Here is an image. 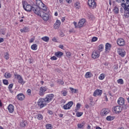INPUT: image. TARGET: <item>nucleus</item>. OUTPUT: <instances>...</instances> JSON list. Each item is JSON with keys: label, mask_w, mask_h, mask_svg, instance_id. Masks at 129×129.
<instances>
[{"label": "nucleus", "mask_w": 129, "mask_h": 129, "mask_svg": "<svg viewBox=\"0 0 129 129\" xmlns=\"http://www.w3.org/2000/svg\"><path fill=\"white\" fill-rule=\"evenodd\" d=\"M92 76V75L90 72H87L85 75L86 78H90V77H91Z\"/></svg>", "instance_id": "nucleus-31"}, {"label": "nucleus", "mask_w": 129, "mask_h": 129, "mask_svg": "<svg viewBox=\"0 0 129 129\" xmlns=\"http://www.w3.org/2000/svg\"><path fill=\"white\" fill-rule=\"evenodd\" d=\"M108 112H109V111L107 109H103L101 111V115L104 116L105 115H106L107 114H108Z\"/></svg>", "instance_id": "nucleus-16"}, {"label": "nucleus", "mask_w": 129, "mask_h": 129, "mask_svg": "<svg viewBox=\"0 0 129 129\" xmlns=\"http://www.w3.org/2000/svg\"><path fill=\"white\" fill-rule=\"evenodd\" d=\"M74 25L76 29H77V28H78V26H77V23H76V22H74Z\"/></svg>", "instance_id": "nucleus-49"}, {"label": "nucleus", "mask_w": 129, "mask_h": 129, "mask_svg": "<svg viewBox=\"0 0 129 129\" xmlns=\"http://www.w3.org/2000/svg\"><path fill=\"white\" fill-rule=\"evenodd\" d=\"M52 41H53V42H57V39H56V38L54 37L52 39Z\"/></svg>", "instance_id": "nucleus-57"}, {"label": "nucleus", "mask_w": 129, "mask_h": 129, "mask_svg": "<svg viewBox=\"0 0 129 129\" xmlns=\"http://www.w3.org/2000/svg\"><path fill=\"white\" fill-rule=\"evenodd\" d=\"M110 49H111V44L109 43H107L105 44V50L106 51H110Z\"/></svg>", "instance_id": "nucleus-21"}, {"label": "nucleus", "mask_w": 129, "mask_h": 129, "mask_svg": "<svg viewBox=\"0 0 129 129\" xmlns=\"http://www.w3.org/2000/svg\"><path fill=\"white\" fill-rule=\"evenodd\" d=\"M109 4L110 6H111V0H109Z\"/></svg>", "instance_id": "nucleus-64"}, {"label": "nucleus", "mask_w": 129, "mask_h": 129, "mask_svg": "<svg viewBox=\"0 0 129 129\" xmlns=\"http://www.w3.org/2000/svg\"><path fill=\"white\" fill-rule=\"evenodd\" d=\"M36 4H37V1H36ZM23 8L26 12H31V11H33L34 12V7H38V5L36 4V5H33V7H32L30 5H27V3L26 2H24L23 3Z\"/></svg>", "instance_id": "nucleus-3"}, {"label": "nucleus", "mask_w": 129, "mask_h": 129, "mask_svg": "<svg viewBox=\"0 0 129 129\" xmlns=\"http://www.w3.org/2000/svg\"><path fill=\"white\" fill-rule=\"evenodd\" d=\"M82 114H83V112H77L76 113V115L78 117H80V116H81V115H82Z\"/></svg>", "instance_id": "nucleus-45"}, {"label": "nucleus", "mask_w": 129, "mask_h": 129, "mask_svg": "<svg viewBox=\"0 0 129 129\" xmlns=\"http://www.w3.org/2000/svg\"><path fill=\"white\" fill-rule=\"evenodd\" d=\"M70 89L71 91L72 92V93H77V91H78V90L75 89L73 88H70Z\"/></svg>", "instance_id": "nucleus-32"}, {"label": "nucleus", "mask_w": 129, "mask_h": 129, "mask_svg": "<svg viewBox=\"0 0 129 129\" xmlns=\"http://www.w3.org/2000/svg\"><path fill=\"white\" fill-rule=\"evenodd\" d=\"M61 94H62L63 96H66V95H67V91L62 90L61 91Z\"/></svg>", "instance_id": "nucleus-44"}, {"label": "nucleus", "mask_w": 129, "mask_h": 129, "mask_svg": "<svg viewBox=\"0 0 129 129\" xmlns=\"http://www.w3.org/2000/svg\"><path fill=\"white\" fill-rule=\"evenodd\" d=\"M100 56V52L97 50H94L92 54V58L93 59H97Z\"/></svg>", "instance_id": "nucleus-7"}, {"label": "nucleus", "mask_w": 129, "mask_h": 129, "mask_svg": "<svg viewBox=\"0 0 129 129\" xmlns=\"http://www.w3.org/2000/svg\"><path fill=\"white\" fill-rule=\"evenodd\" d=\"M70 33H75V30H74V29H72L69 30Z\"/></svg>", "instance_id": "nucleus-50"}, {"label": "nucleus", "mask_w": 129, "mask_h": 129, "mask_svg": "<svg viewBox=\"0 0 129 129\" xmlns=\"http://www.w3.org/2000/svg\"><path fill=\"white\" fill-rule=\"evenodd\" d=\"M29 28L28 27H24L20 30V32H21V33H27L29 32Z\"/></svg>", "instance_id": "nucleus-23"}, {"label": "nucleus", "mask_w": 129, "mask_h": 129, "mask_svg": "<svg viewBox=\"0 0 129 129\" xmlns=\"http://www.w3.org/2000/svg\"><path fill=\"white\" fill-rule=\"evenodd\" d=\"M36 4L38 6L33 7V12L37 16L41 17L43 21L47 22L49 20V14L47 13L46 6L42 3L41 0H36Z\"/></svg>", "instance_id": "nucleus-1"}, {"label": "nucleus", "mask_w": 129, "mask_h": 129, "mask_svg": "<svg viewBox=\"0 0 129 129\" xmlns=\"http://www.w3.org/2000/svg\"><path fill=\"white\" fill-rule=\"evenodd\" d=\"M61 25V21L60 20H56V22L54 24V28L55 29H59Z\"/></svg>", "instance_id": "nucleus-15"}, {"label": "nucleus", "mask_w": 129, "mask_h": 129, "mask_svg": "<svg viewBox=\"0 0 129 129\" xmlns=\"http://www.w3.org/2000/svg\"><path fill=\"white\" fill-rule=\"evenodd\" d=\"M91 126H90V125H88V126H87V128L88 129H90L91 128Z\"/></svg>", "instance_id": "nucleus-63"}, {"label": "nucleus", "mask_w": 129, "mask_h": 129, "mask_svg": "<svg viewBox=\"0 0 129 129\" xmlns=\"http://www.w3.org/2000/svg\"><path fill=\"white\" fill-rule=\"evenodd\" d=\"M8 110L10 113H12V112H14V105L10 104L8 106Z\"/></svg>", "instance_id": "nucleus-20"}, {"label": "nucleus", "mask_w": 129, "mask_h": 129, "mask_svg": "<svg viewBox=\"0 0 129 129\" xmlns=\"http://www.w3.org/2000/svg\"><path fill=\"white\" fill-rule=\"evenodd\" d=\"M117 103L119 105H123L124 104V99L122 97H120L118 99Z\"/></svg>", "instance_id": "nucleus-17"}, {"label": "nucleus", "mask_w": 129, "mask_h": 129, "mask_svg": "<svg viewBox=\"0 0 129 129\" xmlns=\"http://www.w3.org/2000/svg\"><path fill=\"white\" fill-rule=\"evenodd\" d=\"M58 116H59V117H63V114H58Z\"/></svg>", "instance_id": "nucleus-60"}, {"label": "nucleus", "mask_w": 129, "mask_h": 129, "mask_svg": "<svg viewBox=\"0 0 129 129\" xmlns=\"http://www.w3.org/2000/svg\"><path fill=\"white\" fill-rule=\"evenodd\" d=\"M116 2H117V3H121V0H116Z\"/></svg>", "instance_id": "nucleus-62"}, {"label": "nucleus", "mask_w": 129, "mask_h": 129, "mask_svg": "<svg viewBox=\"0 0 129 129\" xmlns=\"http://www.w3.org/2000/svg\"><path fill=\"white\" fill-rule=\"evenodd\" d=\"M26 125H27L26 120H22V121L20 122V126H22V127H25Z\"/></svg>", "instance_id": "nucleus-26"}, {"label": "nucleus", "mask_w": 129, "mask_h": 129, "mask_svg": "<svg viewBox=\"0 0 129 129\" xmlns=\"http://www.w3.org/2000/svg\"><path fill=\"white\" fill-rule=\"evenodd\" d=\"M15 77H16L17 79L18 80L19 83H20V84H25L24 80L23 79V78H22V76H21V75H15Z\"/></svg>", "instance_id": "nucleus-10"}, {"label": "nucleus", "mask_w": 129, "mask_h": 129, "mask_svg": "<svg viewBox=\"0 0 129 129\" xmlns=\"http://www.w3.org/2000/svg\"><path fill=\"white\" fill-rule=\"evenodd\" d=\"M55 56L57 57L58 58H61L62 56H63V52L61 51H57L54 53Z\"/></svg>", "instance_id": "nucleus-22"}, {"label": "nucleus", "mask_w": 129, "mask_h": 129, "mask_svg": "<svg viewBox=\"0 0 129 129\" xmlns=\"http://www.w3.org/2000/svg\"><path fill=\"white\" fill-rule=\"evenodd\" d=\"M114 13L115 14H118L119 12V10L118 9V7L115 6L114 7V9L113 10Z\"/></svg>", "instance_id": "nucleus-28"}, {"label": "nucleus", "mask_w": 129, "mask_h": 129, "mask_svg": "<svg viewBox=\"0 0 129 129\" xmlns=\"http://www.w3.org/2000/svg\"><path fill=\"white\" fill-rule=\"evenodd\" d=\"M80 106H81V104L80 103H78L77 104V108H78V109L80 108Z\"/></svg>", "instance_id": "nucleus-54"}, {"label": "nucleus", "mask_w": 129, "mask_h": 129, "mask_svg": "<svg viewBox=\"0 0 129 129\" xmlns=\"http://www.w3.org/2000/svg\"><path fill=\"white\" fill-rule=\"evenodd\" d=\"M5 58L6 60H8V59L10 58V54L8 52L5 53Z\"/></svg>", "instance_id": "nucleus-38"}, {"label": "nucleus", "mask_w": 129, "mask_h": 129, "mask_svg": "<svg viewBox=\"0 0 129 129\" xmlns=\"http://www.w3.org/2000/svg\"><path fill=\"white\" fill-rule=\"evenodd\" d=\"M107 120H113L114 119V117L111 116H108L106 117Z\"/></svg>", "instance_id": "nucleus-37"}, {"label": "nucleus", "mask_w": 129, "mask_h": 129, "mask_svg": "<svg viewBox=\"0 0 129 129\" xmlns=\"http://www.w3.org/2000/svg\"><path fill=\"white\" fill-rule=\"evenodd\" d=\"M51 60H57V57L55 56H52L50 58Z\"/></svg>", "instance_id": "nucleus-48"}, {"label": "nucleus", "mask_w": 129, "mask_h": 129, "mask_svg": "<svg viewBox=\"0 0 129 129\" xmlns=\"http://www.w3.org/2000/svg\"><path fill=\"white\" fill-rule=\"evenodd\" d=\"M102 94V91L101 90H96L95 91L93 95L94 96H98L99 95H101Z\"/></svg>", "instance_id": "nucleus-18"}, {"label": "nucleus", "mask_w": 129, "mask_h": 129, "mask_svg": "<svg viewBox=\"0 0 129 129\" xmlns=\"http://www.w3.org/2000/svg\"><path fill=\"white\" fill-rule=\"evenodd\" d=\"M16 97L17 99H18V100L23 101L24 100V99H25V95H24V94L19 93L17 95Z\"/></svg>", "instance_id": "nucleus-13"}, {"label": "nucleus", "mask_w": 129, "mask_h": 129, "mask_svg": "<svg viewBox=\"0 0 129 129\" xmlns=\"http://www.w3.org/2000/svg\"><path fill=\"white\" fill-rule=\"evenodd\" d=\"M97 37H93L92 38V42H96V40H97Z\"/></svg>", "instance_id": "nucleus-46"}, {"label": "nucleus", "mask_w": 129, "mask_h": 129, "mask_svg": "<svg viewBox=\"0 0 129 129\" xmlns=\"http://www.w3.org/2000/svg\"><path fill=\"white\" fill-rule=\"evenodd\" d=\"M35 39L34 38H31V39H30L29 40V43H33L34 42V40Z\"/></svg>", "instance_id": "nucleus-55"}, {"label": "nucleus", "mask_w": 129, "mask_h": 129, "mask_svg": "<svg viewBox=\"0 0 129 129\" xmlns=\"http://www.w3.org/2000/svg\"><path fill=\"white\" fill-rule=\"evenodd\" d=\"M53 98H54V94H49L46 95V97L44 98V100L47 103H49V102H51V100H53Z\"/></svg>", "instance_id": "nucleus-6"}, {"label": "nucleus", "mask_w": 129, "mask_h": 129, "mask_svg": "<svg viewBox=\"0 0 129 129\" xmlns=\"http://www.w3.org/2000/svg\"><path fill=\"white\" fill-rule=\"evenodd\" d=\"M36 116L37 119H39V120H41L43 119V115H42L40 113H39L38 114H37Z\"/></svg>", "instance_id": "nucleus-33"}, {"label": "nucleus", "mask_w": 129, "mask_h": 129, "mask_svg": "<svg viewBox=\"0 0 129 129\" xmlns=\"http://www.w3.org/2000/svg\"><path fill=\"white\" fill-rule=\"evenodd\" d=\"M6 29H3L0 30L1 35H6Z\"/></svg>", "instance_id": "nucleus-36"}, {"label": "nucleus", "mask_w": 129, "mask_h": 129, "mask_svg": "<svg viewBox=\"0 0 129 129\" xmlns=\"http://www.w3.org/2000/svg\"><path fill=\"white\" fill-rule=\"evenodd\" d=\"M118 53L120 56H121V57H123L125 55V51L124 49H119L118 50Z\"/></svg>", "instance_id": "nucleus-19"}, {"label": "nucleus", "mask_w": 129, "mask_h": 129, "mask_svg": "<svg viewBox=\"0 0 129 129\" xmlns=\"http://www.w3.org/2000/svg\"><path fill=\"white\" fill-rule=\"evenodd\" d=\"M4 42V38H0V43H3Z\"/></svg>", "instance_id": "nucleus-58"}, {"label": "nucleus", "mask_w": 129, "mask_h": 129, "mask_svg": "<svg viewBox=\"0 0 129 129\" xmlns=\"http://www.w3.org/2000/svg\"><path fill=\"white\" fill-rule=\"evenodd\" d=\"M59 48H60V49H63L64 48V46L63 45H59Z\"/></svg>", "instance_id": "nucleus-56"}, {"label": "nucleus", "mask_w": 129, "mask_h": 129, "mask_svg": "<svg viewBox=\"0 0 129 129\" xmlns=\"http://www.w3.org/2000/svg\"><path fill=\"white\" fill-rule=\"evenodd\" d=\"M113 110L115 113H119L121 112L122 108L120 106H115L113 107Z\"/></svg>", "instance_id": "nucleus-8"}, {"label": "nucleus", "mask_w": 129, "mask_h": 129, "mask_svg": "<svg viewBox=\"0 0 129 129\" xmlns=\"http://www.w3.org/2000/svg\"><path fill=\"white\" fill-rule=\"evenodd\" d=\"M38 45L37 44H33L31 46V48L32 50H36L37 49Z\"/></svg>", "instance_id": "nucleus-35"}, {"label": "nucleus", "mask_w": 129, "mask_h": 129, "mask_svg": "<svg viewBox=\"0 0 129 129\" xmlns=\"http://www.w3.org/2000/svg\"><path fill=\"white\" fill-rule=\"evenodd\" d=\"M117 83H118L119 84H123V80H122V79H119L117 80Z\"/></svg>", "instance_id": "nucleus-40"}, {"label": "nucleus", "mask_w": 129, "mask_h": 129, "mask_svg": "<svg viewBox=\"0 0 129 129\" xmlns=\"http://www.w3.org/2000/svg\"><path fill=\"white\" fill-rule=\"evenodd\" d=\"M47 91V88L45 87H40L39 92V94L40 96H43L45 94V92Z\"/></svg>", "instance_id": "nucleus-9"}, {"label": "nucleus", "mask_w": 129, "mask_h": 129, "mask_svg": "<svg viewBox=\"0 0 129 129\" xmlns=\"http://www.w3.org/2000/svg\"><path fill=\"white\" fill-rule=\"evenodd\" d=\"M122 2H126L125 3L121 4L122 8L120 9V12L122 14L124 13V17L126 19L129 18V0H122Z\"/></svg>", "instance_id": "nucleus-2"}, {"label": "nucleus", "mask_w": 129, "mask_h": 129, "mask_svg": "<svg viewBox=\"0 0 129 129\" xmlns=\"http://www.w3.org/2000/svg\"><path fill=\"white\" fill-rule=\"evenodd\" d=\"M90 101H91V103L89 104V105L90 106H93V105H94V104L93 103H92V100L90 99Z\"/></svg>", "instance_id": "nucleus-51"}, {"label": "nucleus", "mask_w": 129, "mask_h": 129, "mask_svg": "<svg viewBox=\"0 0 129 129\" xmlns=\"http://www.w3.org/2000/svg\"><path fill=\"white\" fill-rule=\"evenodd\" d=\"M117 44L118 46H124V39L122 38H119L117 40Z\"/></svg>", "instance_id": "nucleus-11"}, {"label": "nucleus", "mask_w": 129, "mask_h": 129, "mask_svg": "<svg viewBox=\"0 0 129 129\" xmlns=\"http://www.w3.org/2000/svg\"><path fill=\"white\" fill-rule=\"evenodd\" d=\"M37 104L40 108H43L44 106H46L47 105V102L44 98H40L38 100Z\"/></svg>", "instance_id": "nucleus-4"}, {"label": "nucleus", "mask_w": 129, "mask_h": 129, "mask_svg": "<svg viewBox=\"0 0 129 129\" xmlns=\"http://www.w3.org/2000/svg\"><path fill=\"white\" fill-rule=\"evenodd\" d=\"M3 83L5 85H9V81L8 80H3Z\"/></svg>", "instance_id": "nucleus-43"}, {"label": "nucleus", "mask_w": 129, "mask_h": 129, "mask_svg": "<svg viewBox=\"0 0 129 129\" xmlns=\"http://www.w3.org/2000/svg\"><path fill=\"white\" fill-rule=\"evenodd\" d=\"M41 40L44 41V42H49V37L48 36H44L41 38Z\"/></svg>", "instance_id": "nucleus-30"}, {"label": "nucleus", "mask_w": 129, "mask_h": 129, "mask_svg": "<svg viewBox=\"0 0 129 129\" xmlns=\"http://www.w3.org/2000/svg\"><path fill=\"white\" fill-rule=\"evenodd\" d=\"M48 113H49V114H50V115H53V111H51V110H48Z\"/></svg>", "instance_id": "nucleus-52"}, {"label": "nucleus", "mask_w": 129, "mask_h": 129, "mask_svg": "<svg viewBox=\"0 0 129 129\" xmlns=\"http://www.w3.org/2000/svg\"><path fill=\"white\" fill-rule=\"evenodd\" d=\"M84 24H85V19H81L78 24V28H81L83 26H84Z\"/></svg>", "instance_id": "nucleus-14"}, {"label": "nucleus", "mask_w": 129, "mask_h": 129, "mask_svg": "<svg viewBox=\"0 0 129 129\" xmlns=\"http://www.w3.org/2000/svg\"><path fill=\"white\" fill-rule=\"evenodd\" d=\"M72 105H73V102L72 101L69 102L67 104L63 105L64 109H70Z\"/></svg>", "instance_id": "nucleus-12"}, {"label": "nucleus", "mask_w": 129, "mask_h": 129, "mask_svg": "<svg viewBox=\"0 0 129 129\" xmlns=\"http://www.w3.org/2000/svg\"><path fill=\"white\" fill-rule=\"evenodd\" d=\"M67 55L68 56V57H70V56H71V53H67Z\"/></svg>", "instance_id": "nucleus-59"}, {"label": "nucleus", "mask_w": 129, "mask_h": 129, "mask_svg": "<svg viewBox=\"0 0 129 129\" xmlns=\"http://www.w3.org/2000/svg\"><path fill=\"white\" fill-rule=\"evenodd\" d=\"M27 93H28V95H31L32 93V91L31 90V89H28L27 91Z\"/></svg>", "instance_id": "nucleus-47"}, {"label": "nucleus", "mask_w": 129, "mask_h": 129, "mask_svg": "<svg viewBox=\"0 0 129 129\" xmlns=\"http://www.w3.org/2000/svg\"><path fill=\"white\" fill-rule=\"evenodd\" d=\"M88 5L89 7V8L92 9V10H94V9L96 8V7L97 6L96 2L92 0H88Z\"/></svg>", "instance_id": "nucleus-5"}, {"label": "nucleus", "mask_w": 129, "mask_h": 129, "mask_svg": "<svg viewBox=\"0 0 129 129\" xmlns=\"http://www.w3.org/2000/svg\"><path fill=\"white\" fill-rule=\"evenodd\" d=\"M104 74H101L99 77V79H100V80H103V79H104Z\"/></svg>", "instance_id": "nucleus-41"}, {"label": "nucleus", "mask_w": 129, "mask_h": 129, "mask_svg": "<svg viewBox=\"0 0 129 129\" xmlns=\"http://www.w3.org/2000/svg\"><path fill=\"white\" fill-rule=\"evenodd\" d=\"M4 76L5 78H11V77H12V74L10 73H6L4 74Z\"/></svg>", "instance_id": "nucleus-29"}, {"label": "nucleus", "mask_w": 129, "mask_h": 129, "mask_svg": "<svg viewBox=\"0 0 129 129\" xmlns=\"http://www.w3.org/2000/svg\"><path fill=\"white\" fill-rule=\"evenodd\" d=\"M103 48H104L103 44H100L99 45L97 51H98V52L100 53V52H102V51L103 50Z\"/></svg>", "instance_id": "nucleus-25"}, {"label": "nucleus", "mask_w": 129, "mask_h": 129, "mask_svg": "<svg viewBox=\"0 0 129 129\" xmlns=\"http://www.w3.org/2000/svg\"><path fill=\"white\" fill-rule=\"evenodd\" d=\"M75 7L77 10H79V8H80V3L79 2H76V3L75 4Z\"/></svg>", "instance_id": "nucleus-34"}, {"label": "nucleus", "mask_w": 129, "mask_h": 129, "mask_svg": "<svg viewBox=\"0 0 129 129\" xmlns=\"http://www.w3.org/2000/svg\"><path fill=\"white\" fill-rule=\"evenodd\" d=\"M84 124H85V122H82V123L78 124V127L79 129L83 128V126H84Z\"/></svg>", "instance_id": "nucleus-24"}, {"label": "nucleus", "mask_w": 129, "mask_h": 129, "mask_svg": "<svg viewBox=\"0 0 129 129\" xmlns=\"http://www.w3.org/2000/svg\"><path fill=\"white\" fill-rule=\"evenodd\" d=\"M66 2L68 4H71V3H72V0H66Z\"/></svg>", "instance_id": "nucleus-53"}, {"label": "nucleus", "mask_w": 129, "mask_h": 129, "mask_svg": "<svg viewBox=\"0 0 129 129\" xmlns=\"http://www.w3.org/2000/svg\"><path fill=\"white\" fill-rule=\"evenodd\" d=\"M13 86H14V84H10L8 86V88L10 91H11V92H12V88H13Z\"/></svg>", "instance_id": "nucleus-42"}, {"label": "nucleus", "mask_w": 129, "mask_h": 129, "mask_svg": "<svg viewBox=\"0 0 129 129\" xmlns=\"http://www.w3.org/2000/svg\"><path fill=\"white\" fill-rule=\"evenodd\" d=\"M46 129H52V128H53V127H52V124H47L46 125Z\"/></svg>", "instance_id": "nucleus-39"}, {"label": "nucleus", "mask_w": 129, "mask_h": 129, "mask_svg": "<svg viewBox=\"0 0 129 129\" xmlns=\"http://www.w3.org/2000/svg\"><path fill=\"white\" fill-rule=\"evenodd\" d=\"M87 17L88 19H89L90 20H92L94 19V16L92 15V14L90 13L87 14Z\"/></svg>", "instance_id": "nucleus-27"}, {"label": "nucleus", "mask_w": 129, "mask_h": 129, "mask_svg": "<svg viewBox=\"0 0 129 129\" xmlns=\"http://www.w3.org/2000/svg\"><path fill=\"white\" fill-rule=\"evenodd\" d=\"M85 107H86V108L88 109V108H89V105H85Z\"/></svg>", "instance_id": "nucleus-61"}]
</instances>
